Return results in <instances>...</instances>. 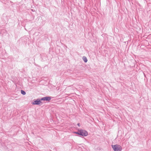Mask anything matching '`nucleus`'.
<instances>
[{
  "mask_svg": "<svg viewBox=\"0 0 151 151\" xmlns=\"http://www.w3.org/2000/svg\"><path fill=\"white\" fill-rule=\"evenodd\" d=\"M112 147L114 151H121L122 150V147L117 145H112Z\"/></svg>",
  "mask_w": 151,
  "mask_h": 151,
  "instance_id": "f257e3e1",
  "label": "nucleus"
},
{
  "mask_svg": "<svg viewBox=\"0 0 151 151\" xmlns=\"http://www.w3.org/2000/svg\"><path fill=\"white\" fill-rule=\"evenodd\" d=\"M88 135L87 132L85 130H80V135L85 136Z\"/></svg>",
  "mask_w": 151,
  "mask_h": 151,
  "instance_id": "f03ea898",
  "label": "nucleus"
},
{
  "mask_svg": "<svg viewBox=\"0 0 151 151\" xmlns=\"http://www.w3.org/2000/svg\"><path fill=\"white\" fill-rule=\"evenodd\" d=\"M41 103V101L40 100H37L34 101V102H33V104H34V105H35V104L38 105V104H40Z\"/></svg>",
  "mask_w": 151,
  "mask_h": 151,
  "instance_id": "7ed1b4c3",
  "label": "nucleus"
},
{
  "mask_svg": "<svg viewBox=\"0 0 151 151\" xmlns=\"http://www.w3.org/2000/svg\"><path fill=\"white\" fill-rule=\"evenodd\" d=\"M51 99V98L49 97H45L41 99V100L50 101Z\"/></svg>",
  "mask_w": 151,
  "mask_h": 151,
  "instance_id": "20e7f679",
  "label": "nucleus"
},
{
  "mask_svg": "<svg viewBox=\"0 0 151 151\" xmlns=\"http://www.w3.org/2000/svg\"><path fill=\"white\" fill-rule=\"evenodd\" d=\"M83 60H84V61L85 63H86V62H87V59L86 57L85 56H83Z\"/></svg>",
  "mask_w": 151,
  "mask_h": 151,
  "instance_id": "39448f33",
  "label": "nucleus"
},
{
  "mask_svg": "<svg viewBox=\"0 0 151 151\" xmlns=\"http://www.w3.org/2000/svg\"><path fill=\"white\" fill-rule=\"evenodd\" d=\"M21 93L23 95H24L26 94L25 92L24 91L22 90L21 91Z\"/></svg>",
  "mask_w": 151,
  "mask_h": 151,
  "instance_id": "423d86ee",
  "label": "nucleus"
},
{
  "mask_svg": "<svg viewBox=\"0 0 151 151\" xmlns=\"http://www.w3.org/2000/svg\"><path fill=\"white\" fill-rule=\"evenodd\" d=\"M74 133L75 134L80 135V130H78V132H74Z\"/></svg>",
  "mask_w": 151,
  "mask_h": 151,
  "instance_id": "0eeeda50",
  "label": "nucleus"
},
{
  "mask_svg": "<svg viewBox=\"0 0 151 151\" xmlns=\"http://www.w3.org/2000/svg\"><path fill=\"white\" fill-rule=\"evenodd\" d=\"M78 125L79 127H80V124L78 123Z\"/></svg>",
  "mask_w": 151,
  "mask_h": 151,
  "instance_id": "6e6552de",
  "label": "nucleus"
}]
</instances>
